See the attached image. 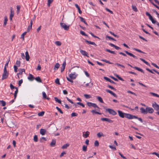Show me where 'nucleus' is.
Returning <instances> with one entry per match:
<instances>
[{
	"label": "nucleus",
	"mask_w": 159,
	"mask_h": 159,
	"mask_svg": "<svg viewBox=\"0 0 159 159\" xmlns=\"http://www.w3.org/2000/svg\"><path fill=\"white\" fill-rule=\"evenodd\" d=\"M140 110L142 113L144 114H147L148 113H152L154 111V110L152 108L149 107H147L146 109L142 107L140 108Z\"/></svg>",
	"instance_id": "1"
},
{
	"label": "nucleus",
	"mask_w": 159,
	"mask_h": 159,
	"mask_svg": "<svg viewBox=\"0 0 159 159\" xmlns=\"http://www.w3.org/2000/svg\"><path fill=\"white\" fill-rule=\"evenodd\" d=\"M9 75V72L7 70L6 67H4L3 70V72L2 74V80H3L7 79Z\"/></svg>",
	"instance_id": "2"
},
{
	"label": "nucleus",
	"mask_w": 159,
	"mask_h": 159,
	"mask_svg": "<svg viewBox=\"0 0 159 159\" xmlns=\"http://www.w3.org/2000/svg\"><path fill=\"white\" fill-rule=\"evenodd\" d=\"M106 112H108L110 114L113 115L117 114L116 112L113 109L110 108H107L105 110Z\"/></svg>",
	"instance_id": "3"
},
{
	"label": "nucleus",
	"mask_w": 159,
	"mask_h": 159,
	"mask_svg": "<svg viewBox=\"0 0 159 159\" xmlns=\"http://www.w3.org/2000/svg\"><path fill=\"white\" fill-rule=\"evenodd\" d=\"M60 25L61 28H64L65 30H69V25L67 26L65 23H61Z\"/></svg>",
	"instance_id": "4"
},
{
	"label": "nucleus",
	"mask_w": 159,
	"mask_h": 159,
	"mask_svg": "<svg viewBox=\"0 0 159 159\" xmlns=\"http://www.w3.org/2000/svg\"><path fill=\"white\" fill-rule=\"evenodd\" d=\"M87 105L89 107L91 106L94 108H97L98 109L99 108L98 106L95 103H93L91 102H87Z\"/></svg>",
	"instance_id": "5"
},
{
	"label": "nucleus",
	"mask_w": 159,
	"mask_h": 159,
	"mask_svg": "<svg viewBox=\"0 0 159 159\" xmlns=\"http://www.w3.org/2000/svg\"><path fill=\"white\" fill-rule=\"evenodd\" d=\"M117 112L119 116L121 118H124L125 117V115L126 113L123 112L122 111L120 110H118Z\"/></svg>",
	"instance_id": "6"
},
{
	"label": "nucleus",
	"mask_w": 159,
	"mask_h": 159,
	"mask_svg": "<svg viewBox=\"0 0 159 159\" xmlns=\"http://www.w3.org/2000/svg\"><path fill=\"white\" fill-rule=\"evenodd\" d=\"M127 65L128 66L131 67V68H134L136 70H138L139 71L141 72L142 73H144L143 70L142 69H141L140 68H139L137 66L133 67L132 66H131V65H130V64H129V63H128L127 64Z\"/></svg>",
	"instance_id": "7"
},
{
	"label": "nucleus",
	"mask_w": 159,
	"mask_h": 159,
	"mask_svg": "<svg viewBox=\"0 0 159 159\" xmlns=\"http://www.w3.org/2000/svg\"><path fill=\"white\" fill-rule=\"evenodd\" d=\"M125 117L129 119H132L134 118L135 117V116L129 113H126Z\"/></svg>",
	"instance_id": "8"
},
{
	"label": "nucleus",
	"mask_w": 159,
	"mask_h": 159,
	"mask_svg": "<svg viewBox=\"0 0 159 159\" xmlns=\"http://www.w3.org/2000/svg\"><path fill=\"white\" fill-rule=\"evenodd\" d=\"M101 120L102 121H107L109 123H112L113 121L110 119L106 118H102L101 119Z\"/></svg>",
	"instance_id": "9"
},
{
	"label": "nucleus",
	"mask_w": 159,
	"mask_h": 159,
	"mask_svg": "<svg viewBox=\"0 0 159 159\" xmlns=\"http://www.w3.org/2000/svg\"><path fill=\"white\" fill-rule=\"evenodd\" d=\"M152 107L156 111L159 110V105L156 102H155L154 103H152Z\"/></svg>",
	"instance_id": "10"
},
{
	"label": "nucleus",
	"mask_w": 159,
	"mask_h": 159,
	"mask_svg": "<svg viewBox=\"0 0 159 159\" xmlns=\"http://www.w3.org/2000/svg\"><path fill=\"white\" fill-rule=\"evenodd\" d=\"M124 52H125L127 55L130 56L131 57H133L135 59H138V57L136 56H135L133 54L128 52V51H124Z\"/></svg>",
	"instance_id": "11"
},
{
	"label": "nucleus",
	"mask_w": 159,
	"mask_h": 159,
	"mask_svg": "<svg viewBox=\"0 0 159 159\" xmlns=\"http://www.w3.org/2000/svg\"><path fill=\"white\" fill-rule=\"evenodd\" d=\"M80 52L82 55L84 56H86L88 57H89V56L88 55V53L82 49H80Z\"/></svg>",
	"instance_id": "12"
},
{
	"label": "nucleus",
	"mask_w": 159,
	"mask_h": 159,
	"mask_svg": "<svg viewBox=\"0 0 159 159\" xmlns=\"http://www.w3.org/2000/svg\"><path fill=\"white\" fill-rule=\"evenodd\" d=\"M109 45L112 47H114L115 49H116V50H118L119 49H121V48L116 45H115L111 43H108Z\"/></svg>",
	"instance_id": "13"
},
{
	"label": "nucleus",
	"mask_w": 159,
	"mask_h": 159,
	"mask_svg": "<svg viewBox=\"0 0 159 159\" xmlns=\"http://www.w3.org/2000/svg\"><path fill=\"white\" fill-rule=\"evenodd\" d=\"M19 70L20 72L18 73H17L16 74V75L18 78H19V75H21L22 74V73L23 72H25V69H20Z\"/></svg>",
	"instance_id": "14"
},
{
	"label": "nucleus",
	"mask_w": 159,
	"mask_h": 159,
	"mask_svg": "<svg viewBox=\"0 0 159 159\" xmlns=\"http://www.w3.org/2000/svg\"><path fill=\"white\" fill-rule=\"evenodd\" d=\"M28 79L30 81H32L35 79V78L33 75L30 74H29L28 77Z\"/></svg>",
	"instance_id": "15"
},
{
	"label": "nucleus",
	"mask_w": 159,
	"mask_h": 159,
	"mask_svg": "<svg viewBox=\"0 0 159 159\" xmlns=\"http://www.w3.org/2000/svg\"><path fill=\"white\" fill-rule=\"evenodd\" d=\"M66 63L65 61L63 63L61 70V72H62L64 70L66 66Z\"/></svg>",
	"instance_id": "16"
},
{
	"label": "nucleus",
	"mask_w": 159,
	"mask_h": 159,
	"mask_svg": "<svg viewBox=\"0 0 159 159\" xmlns=\"http://www.w3.org/2000/svg\"><path fill=\"white\" fill-rule=\"evenodd\" d=\"M46 132V130L45 129H41L40 130V133L42 135H44Z\"/></svg>",
	"instance_id": "17"
},
{
	"label": "nucleus",
	"mask_w": 159,
	"mask_h": 159,
	"mask_svg": "<svg viewBox=\"0 0 159 159\" xmlns=\"http://www.w3.org/2000/svg\"><path fill=\"white\" fill-rule=\"evenodd\" d=\"M84 41L85 42L87 43L88 44H92L96 46H97V44L94 42L88 41L86 39H84Z\"/></svg>",
	"instance_id": "18"
},
{
	"label": "nucleus",
	"mask_w": 159,
	"mask_h": 159,
	"mask_svg": "<svg viewBox=\"0 0 159 159\" xmlns=\"http://www.w3.org/2000/svg\"><path fill=\"white\" fill-rule=\"evenodd\" d=\"M69 76L71 79H74L76 78V75H75V73H71L69 75Z\"/></svg>",
	"instance_id": "19"
},
{
	"label": "nucleus",
	"mask_w": 159,
	"mask_h": 159,
	"mask_svg": "<svg viewBox=\"0 0 159 159\" xmlns=\"http://www.w3.org/2000/svg\"><path fill=\"white\" fill-rule=\"evenodd\" d=\"M25 58L26 61H29L30 59V57L28 51H26L25 53Z\"/></svg>",
	"instance_id": "20"
},
{
	"label": "nucleus",
	"mask_w": 159,
	"mask_h": 159,
	"mask_svg": "<svg viewBox=\"0 0 159 159\" xmlns=\"http://www.w3.org/2000/svg\"><path fill=\"white\" fill-rule=\"evenodd\" d=\"M56 143V140L55 139H53L52 140L51 142L50 143V146L52 147H53L55 145Z\"/></svg>",
	"instance_id": "21"
},
{
	"label": "nucleus",
	"mask_w": 159,
	"mask_h": 159,
	"mask_svg": "<svg viewBox=\"0 0 159 159\" xmlns=\"http://www.w3.org/2000/svg\"><path fill=\"white\" fill-rule=\"evenodd\" d=\"M14 11L11 10L10 14V20L11 21L12 20V18L14 16Z\"/></svg>",
	"instance_id": "22"
},
{
	"label": "nucleus",
	"mask_w": 159,
	"mask_h": 159,
	"mask_svg": "<svg viewBox=\"0 0 159 159\" xmlns=\"http://www.w3.org/2000/svg\"><path fill=\"white\" fill-rule=\"evenodd\" d=\"M91 112L93 114V115L94 114H98L99 115H101L102 114L101 113H100L98 111H95V110H93L91 111Z\"/></svg>",
	"instance_id": "23"
},
{
	"label": "nucleus",
	"mask_w": 159,
	"mask_h": 159,
	"mask_svg": "<svg viewBox=\"0 0 159 159\" xmlns=\"http://www.w3.org/2000/svg\"><path fill=\"white\" fill-rule=\"evenodd\" d=\"M75 6L77 8L79 13L80 14H81L82 13V11L81 10L80 8L78 5L77 4H75Z\"/></svg>",
	"instance_id": "24"
},
{
	"label": "nucleus",
	"mask_w": 159,
	"mask_h": 159,
	"mask_svg": "<svg viewBox=\"0 0 159 159\" xmlns=\"http://www.w3.org/2000/svg\"><path fill=\"white\" fill-rule=\"evenodd\" d=\"M35 80L39 83H42V80L40 79V77L39 76H38L36 77V78H35Z\"/></svg>",
	"instance_id": "25"
},
{
	"label": "nucleus",
	"mask_w": 159,
	"mask_h": 159,
	"mask_svg": "<svg viewBox=\"0 0 159 159\" xmlns=\"http://www.w3.org/2000/svg\"><path fill=\"white\" fill-rule=\"evenodd\" d=\"M89 132L88 131H87L86 132L85 134H83V136L85 138H87L89 136Z\"/></svg>",
	"instance_id": "26"
},
{
	"label": "nucleus",
	"mask_w": 159,
	"mask_h": 159,
	"mask_svg": "<svg viewBox=\"0 0 159 159\" xmlns=\"http://www.w3.org/2000/svg\"><path fill=\"white\" fill-rule=\"evenodd\" d=\"M0 104L2 107H4L6 105V102L3 100H0Z\"/></svg>",
	"instance_id": "27"
},
{
	"label": "nucleus",
	"mask_w": 159,
	"mask_h": 159,
	"mask_svg": "<svg viewBox=\"0 0 159 159\" xmlns=\"http://www.w3.org/2000/svg\"><path fill=\"white\" fill-rule=\"evenodd\" d=\"M60 66V64L58 63H56L54 66V70H57L59 68Z\"/></svg>",
	"instance_id": "28"
},
{
	"label": "nucleus",
	"mask_w": 159,
	"mask_h": 159,
	"mask_svg": "<svg viewBox=\"0 0 159 159\" xmlns=\"http://www.w3.org/2000/svg\"><path fill=\"white\" fill-rule=\"evenodd\" d=\"M8 20V19L7 16H5L4 17V24H3V26H6L7 24V21Z\"/></svg>",
	"instance_id": "29"
},
{
	"label": "nucleus",
	"mask_w": 159,
	"mask_h": 159,
	"mask_svg": "<svg viewBox=\"0 0 159 159\" xmlns=\"http://www.w3.org/2000/svg\"><path fill=\"white\" fill-rule=\"evenodd\" d=\"M106 38H108L109 40H111L114 41H116V40L115 39L113 38L112 37H111V36H108V35H106Z\"/></svg>",
	"instance_id": "30"
},
{
	"label": "nucleus",
	"mask_w": 159,
	"mask_h": 159,
	"mask_svg": "<svg viewBox=\"0 0 159 159\" xmlns=\"http://www.w3.org/2000/svg\"><path fill=\"white\" fill-rule=\"evenodd\" d=\"M140 60H141V61H143L144 63H145V64H146L148 66H150V65L149 64L148 62L147 61H146L144 59L142 58H140Z\"/></svg>",
	"instance_id": "31"
},
{
	"label": "nucleus",
	"mask_w": 159,
	"mask_h": 159,
	"mask_svg": "<svg viewBox=\"0 0 159 159\" xmlns=\"http://www.w3.org/2000/svg\"><path fill=\"white\" fill-rule=\"evenodd\" d=\"M9 126L10 128L14 127V124L12 121H10L8 122Z\"/></svg>",
	"instance_id": "32"
},
{
	"label": "nucleus",
	"mask_w": 159,
	"mask_h": 159,
	"mask_svg": "<svg viewBox=\"0 0 159 159\" xmlns=\"http://www.w3.org/2000/svg\"><path fill=\"white\" fill-rule=\"evenodd\" d=\"M97 136L98 138H100L102 136H104V135L102 132H99L97 134Z\"/></svg>",
	"instance_id": "33"
},
{
	"label": "nucleus",
	"mask_w": 159,
	"mask_h": 159,
	"mask_svg": "<svg viewBox=\"0 0 159 159\" xmlns=\"http://www.w3.org/2000/svg\"><path fill=\"white\" fill-rule=\"evenodd\" d=\"M54 99L57 102H58V103H59V104H61V101L60 100L58 99L57 97H54Z\"/></svg>",
	"instance_id": "34"
},
{
	"label": "nucleus",
	"mask_w": 159,
	"mask_h": 159,
	"mask_svg": "<svg viewBox=\"0 0 159 159\" xmlns=\"http://www.w3.org/2000/svg\"><path fill=\"white\" fill-rule=\"evenodd\" d=\"M69 144L68 143H66V144H64L63 146H62L61 148L63 149H66L67 148V147L69 146Z\"/></svg>",
	"instance_id": "35"
},
{
	"label": "nucleus",
	"mask_w": 159,
	"mask_h": 159,
	"mask_svg": "<svg viewBox=\"0 0 159 159\" xmlns=\"http://www.w3.org/2000/svg\"><path fill=\"white\" fill-rule=\"evenodd\" d=\"M133 50H135V51H136L137 52H140V53H143V54H145V53L142 51L141 50H139V49H138L137 48H133Z\"/></svg>",
	"instance_id": "36"
},
{
	"label": "nucleus",
	"mask_w": 159,
	"mask_h": 159,
	"mask_svg": "<svg viewBox=\"0 0 159 159\" xmlns=\"http://www.w3.org/2000/svg\"><path fill=\"white\" fill-rule=\"evenodd\" d=\"M105 51L107 52H110L111 53H112V54H116V53L114 51H111L110 49H105Z\"/></svg>",
	"instance_id": "37"
},
{
	"label": "nucleus",
	"mask_w": 159,
	"mask_h": 159,
	"mask_svg": "<svg viewBox=\"0 0 159 159\" xmlns=\"http://www.w3.org/2000/svg\"><path fill=\"white\" fill-rule=\"evenodd\" d=\"M132 7L134 11L135 12L138 11V10L135 6H134L133 5H132Z\"/></svg>",
	"instance_id": "38"
},
{
	"label": "nucleus",
	"mask_w": 159,
	"mask_h": 159,
	"mask_svg": "<svg viewBox=\"0 0 159 159\" xmlns=\"http://www.w3.org/2000/svg\"><path fill=\"white\" fill-rule=\"evenodd\" d=\"M45 112L44 111H42L38 113V115L39 116H42L44 114Z\"/></svg>",
	"instance_id": "39"
},
{
	"label": "nucleus",
	"mask_w": 159,
	"mask_h": 159,
	"mask_svg": "<svg viewBox=\"0 0 159 159\" xmlns=\"http://www.w3.org/2000/svg\"><path fill=\"white\" fill-rule=\"evenodd\" d=\"M97 99L101 103H103V101L102 98L98 96L97 97Z\"/></svg>",
	"instance_id": "40"
},
{
	"label": "nucleus",
	"mask_w": 159,
	"mask_h": 159,
	"mask_svg": "<svg viewBox=\"0 0 159 159\" xmlns=\"http://www.w3.org/2000/svg\"><path fill=\"white\" fill-rule=\"evenodd\" d=\"M34 141L35 142H37L38 140V136L37 135H35L34 137Z\"/></svg>",
	"instance_id": "41"
},
{
	"label": "nucleus",
	"mask_w": 159,
	"mask_h": 159,
	"mask_svg": "<svg viewBox=\"0 0 159 159\" xmlns=\"http://www.w3.org/2000/svg\"><path fill=\"white\" fill-rule=\"evenodd\" d=\"M80 34H82V35L86 36H87V37L88 36V35L87 34H86L82 30H81L80 31Z\"/></svg>",
	"instance_id": "42"
},
{
	"label": "nucleus",
	"mask_w": 159,
	"mask_h": 159,
	"mask_svg": "<svg viewBox=\"0 0 159 159\" xmlns=\"http://www.w3.org/2000/svg\"><path fill=\"white\" fill-rule=\"evenodd\" d=\"M84 97L87 99H89L91 98V96L90 95L87 94H84Z\"/></svg>",
	"instance_id": "43"
},
{
	"label": "nucleus",
	"mask_w": 159,
	"mask_h": 159,
	"mask_svg": "<svg viewBox=\"0 0 159 159\" xmlns=\"http://www.w3.org/2000/svg\"><path fill=\"white\" fill-rule=\"evenodd\" d=\"M107 87H108L109 88L113 90L114 91H116V89L115 88L113 87L112 86H111L110 85H108Z\"/></svg>",
	"instance_id": "44"
},
{
	"label": "nucleus",
	"mask_w": 159,
	"mask_h": 159,
	"mask_svg": "<svg viewBox=\"0 0 159 159\" xmlns=\"http://www.w3.org/2000/svg\"><path fill=\"white\" fill-rule=\"evenodd\" d=\"M16 64L18 67H20V62L19 61H17L16 62Z\"/></svg>",
	"instance_id": "45"
},
{
	"label": "nucleus",
	"mask_w": 159,
	"mask_h": 159,
	"mask_svg": "<svg viewBox=\"0 0 159 159\" xmlns=\"http://www.w3.org/2000/svg\"><path fill=\"white\" fill-rule=\"evenodd\" d=\"M109 32L111 35H113L115 37H116L117 38H118L119 37V36L118 35L115 34L114 33L112 32L111 31H109Z\"/></svg>",
	"instance_id": "46"
},
{
	"label": "nucleus",
	"mask_w": 159,
	"mask_h": 159,
	"mask_svg": "<svg viewBox=\"0 0 159 159\" xmlns=\"http://www.w3.org/2000/svg\"><path fill=\"white\" fill-rule=\"evenodd\" d=\"M55 44L58 46H60L61 45V43L59 41H56L55 42Z\"/></svg>",
	"instance_id": "47"
},
{
	"label": "nucleus",
	"mask_w": 159,
	"mask_h": 159,
	"mask_svg": "<svg viewBox=\"0 0 159 159\" xmlns=\"http://www.w3.org/2000/svg\"><path fill=\"white\" fill-rule=\"evenodd\" d=\"M55 83L58 85L60 84V83L59 81V79L58 78H57L55 80Z\"/></svg>",
	"instance_id": "48"
},
{
	"label": "nucleus",
	"mask_w": 159,
	"mask_h": 159,
	"mask_svg": "<svg viewBox=\"0 0 159 159\" xmlns=\"http://www.w3.org/2000/svg\"><path fill=\"white\" fill-rule=\"evenodd\" d=\"M56 109L59 111L61 114H63V112L62 111L61 109L59 107H56Z\"/></svg>",
	"instance_id": "49"
},
{
	"label": "nucleus",
	"mask_w": 159,
	"mask_h": 159,
	"mask_svg": "<svg viewBox=\"0 0 159 159\" xmlns=\"http://www.w3.org/2000/svg\"><path fill=\"white\" fill-rule=\"evenodd\" d=\"M82 150L84 151H86L87 150V146L85 145H83L82 147Z\"/></svg>",
	"instance_id": "50"
},
{
	"label": "nucleus",
	"mask_w": 159,
	"mask_h": 159,
	"mask_svg": "<svg viewBox=\"0 0 159 159\" xmlns=\"http://www.w3.org/2000/svg\"><path fill=\"white\" fill-rule=\"evenodd\" d=\"M79 18L80 19L81 21L83 23H84V22L85 21V19L84 18H83L82 17L80 16H79Z\"/></svg>",
	"instance_id": "51"
},
{
	"label": "nucleus",
	"mask_w": 159,
	"mask_h": 159,
	"mask_svg": "<svg viewBox=\"0 0 159 159\" xmlns=\"http://www.w3.org/2000/svg\"><path fill=\"white\" fill-rule=\"evenodd\" d=\"M26 33H27V32H25L24 33H23L21 35V38H22L23 40H24V36L25 35Z\"/></svg>",
	"instance_id": "52"
},
{
	"label": "nucleus",
	"mask_w": 159,
	"mask_h": 159,
	"mask_svg": "<svg viewBox=\"0 0 159 159\" xmlns=\"http://www.w3.org/2000/svg\"><path fill=\"white\" fill-rule=\"evenodd\" d=\"M135 117H134L135 119H138L139 121H140L141 122L143 123V121L142 118H139L138 116H135Z\"/></svg>",
	"instance_id": "53"
},
{
	"label": "nucleus",
	"mask_w": 159,
	"mask_h": 159,
	"mask_svg": "<svg viewBox=\"0 0 159 159\" xmlns=\"http://www.w3.org/2000/svg\"><path fill=\"white\" fill-rule=\"evenodd\" d=\"M42 94L43 98L44 99H45V98H46L47 97V95L44 92H42Z\"/></svg>",
	"instance_id": "54"
},
{
	"label": "nucleus",
	"mask_w": 159,
	"mask_h": 159,
	"mask_svg": "<svg viewBox=\"0 0 159 159\" xmlns=\"http://www.w3.org/2000/svg\"><path fill=\"white\" fill-rule=\"evenodd\" d=\"M99 145V143L97 140H96L94 142V146L96 147H98Z\"/></svg>",
	"instance_id": "55"
},
{
	"label": "nucleus",
	"mask_w": 159,
	"mask_h": 159,
	"mask_svg": "<svg viewBox=\"0 0 159 159\" xmlns=\"http://www.w3.org/2000/svg\"><path fill=\"white\" fill-rule=\"evenodd\" d=\"M10 88L11 89V90H12L14 89H16L17 88L14 86L12 84H10Z\"/></svg>",
	"instance_id": "56"
},
{
	"label": "nucleus",
	"mask_w": 159,
	"mask_h": 159,
	"mask_svg": "<svg viewBox=\"0 0 159 159\" xmlns=\"http://www.w3.org/2000/svg\"><path fill=\"white\" fill-rule=\"evenodd\" d=\"M150 93L154 96L158 98H159V95L155 93H152V92Z\"/></svg>",
	"instance_id": "57"
},
{
	"label": "nucleus",
	"mask_w": 159,
	"mask_h": 159,
	"mask_svg": "<svg viewBox=\"0 0 159 159\" xmlns=\"http://www.w3.org/2000/svg\"><path fill=\"white\" fill-rule=\"evenodd\" d=\"M78 116V114L75 112H73L71 114V117L76 116Z\"/></svg>",
	"instance_id": "58"
},
{
	"label": "nucleus",
	"mask_w": 159,
	"mask_h": 159,
	"mask_svg": "<svg viewBox=\"0 0 159 159\" xmlns=\"http://www.w3.org/2000/svg\"><path fill=\"white\" fill-rule=\"evenodd\" d=\"M127 92L128 93H130L131 94H133V95H134L136 96H137V95L136 94H135V93H134V92H132V91H129V90H128L127 91Z\"/></svg>",
	"instance_id": "59"
},
{
	"label": "nucleus",
	"mask_w": 159,
	"mask_h": 159,
	"mask_svg": "<svg viewBox=\"0 0 159 159\" xmlns=\"http://www.w3.org/2000/svg\"><path fill=\"white\" fill-rule=\"evenodd\" d=\"M77 104L81 106L82 107H85V105L83 103L80 102H77Z\"/></svg>",
	"instance_id": "60"
},
{
	"label": "nucleus",
	"mask_w": 159,
	"mask_h": 159,
	"mask_svg": "<svg viewBox=\"0 0 159 159\" xmlns=\"http://www.w3.org/2000/svg\"><path fill=\"white\" fill-rule=\"evenodd\" d=\"M17 67H18L17 66H15V65H14V66L13 67H14V71L15 72H16L17 71V69H18Z\"/></svg>",
	"instance_id": "61"
},
{
	"label": "nucleus",
	"mask_w": 159,
	"mask_h": 159,
	"mask_svg": "<svg viewBox=\"0 0 159 159\" xmlns=\"http://www.w3.org/2000/svg\"><path fill=\"white\" fill-rule=\"evenodd\" d=\"M53 0H48V6H50V4L53 2Z\"/></svg>",
	"instance_id": "62"
},
{
	"label": "nucleus",
	"mask_w": 159,
	"mask_h": 159,
	"mask_svg": "<svg viewBox=\"0 0 159 159\" xmlns=\"http://www.w3.org/2000/svg\"><path fill=\"white\" fill-rule=\"evenodd\" d=\"M151 64L157 68L159 69V66L157 65L155 63H152Z\"/></svg>",
	"instance_id": "63"
},
{
	"label": "nucleus",
	"mask_w": 159,
	"mask_h": 159,
	"mask_svg": "<svg viewBox=\"0 0 159 159\" xmlns=\"http://www.w3.org/2000/svg\"><path fill=\"white\" fill-rule=\"evenodd\" d=\"M103 78H104V80H106L107 81H108V82H109L110 81V80H111L110 79L108 78V77H106V76H104L103 77Z\"/></svg>",
	"instance_id": "64"
}]
</instances>
